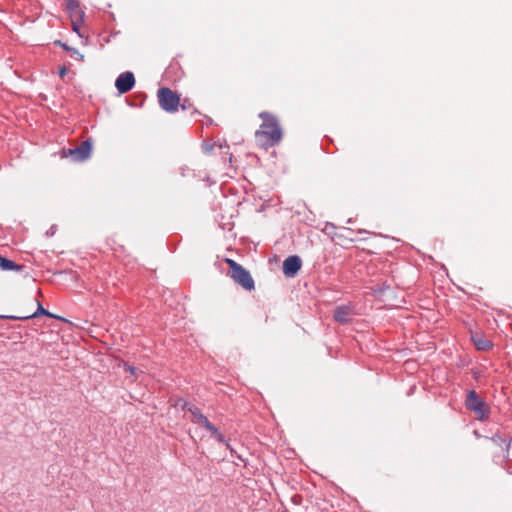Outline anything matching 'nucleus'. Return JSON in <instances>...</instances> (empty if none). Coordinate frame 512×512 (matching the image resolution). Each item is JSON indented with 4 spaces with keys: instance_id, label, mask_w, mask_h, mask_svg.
I'll use <instances>...</instances> for the list:
<instances>
[{
    "instance_id": "1",
    "label": "nucleus",
    "mask_w": 512,
    "mask_h": 512,
    "mask_svg": "<svg viewBox=\"0 0 512 512\" xmlns=\"http://www.w3.org/2000/svg\"><path fill=\"white\" fill-rule=\"evenodd\" d=\"M262 120L259 128L255 131V140L259 147L269 149L279 144L283 138L282 127L277 117L270 112L264 111L259 114Z\"/></svg>"
},
{
    "instance_id": "2",
    "label": "nucleus",
    "mask_w": 512,
    "mask_h": 512,
    "mask_svg": "<svg viewBox=\"0 0 512 512\" xmlns=\"http://www.w3.org/2000/svg\"><path fill=\"white\" fill-rule=\"evenodd\" d=\"M225 262L228 264L230 268L229 275L230 277L240 286H242L245 290H253L255 287L254 280L251 277L249 271L244 269L240 264L236 261L226 258Z\"/></svg>"
},
{
    "instance_id": "3",
    "label": "nucleus",
    "mask_w": 512,
    "mask_h": 512,
    "mask_svg": "<svg viewBox=\"0 0 512 512\" xmlns=\"http://www.w3.org/2000/svg\"><path fill=\"white\" fill-rule=\"evenodd\" d=\"M466 408L475 414L478 420H486L489 417L490 409L474 390L467 393Z\"/></svg>"
},
{
    "instance_id": "4",
    "label": "nucleus",
    "mask_w": 512,
    "mask_h": 512,
    "mask_svg": "<svg viewBox=\"0 0 512 512\" xmlns=\"http://www.w3.org/2000/svg\"><path fill=\"white\" fill-rule=\"evenodd\" d=\"M187 410L193 417L191 419L193 423L202 425L219 442L224 441V436L222 433H220V431L208 420V418L202 414L198 407L191 405L187 408Z\"/></svg>"
},
{
    "instance_id": "5",
    "label": "nucleus",
    "mask_w": 512,
    "mask_h": 512,
    "mask_svg": "<svg viewBox=\"0 0 512 512\" xmlns=\"http://www.w3.org/2000/svg\"><path fill=\"white\" fill-rule=\"evenodd\" d=\"M157 96L159 105L163 110L169 113H174L178 110L180 98L177 93L173 92L170 88H160Z\"/></svg>"
},
{
    "instance_id": "6",
    "label": "nucleus",
    "mask_w": 512,
    "mask_h": 512,
    "mask_svg": "<svg viewBox=\"0 0 512 512\" xmlns=\"http://www.w3.org/2000/svg\"><path fill=\"white\" fill-rule=\"evenodd\" d=\"M92 152V141L87 139L74 149H63L62 157H71L75 162H83L87 160Z\"/></svg>"
},
{
    "instance_id": "7",
    "label": "nucleus",
    "mask_w": 512,
    "mask_h": 512,
    "mask_svg": "<svg viewBox=\"0 0 512 512\" xmlns=\"http://www.w3.org/2000/svg\"><path fill=\"white\" fill-rule=\"evenodd\" d=\"M36 305H37V308L32 313H25V314H22L19 316H2V318L6 319V320H30L32 318H37V317H48V318H53L54 320H57V321L67 320L66 318H64L62 316L55 315V314L49 312L48 310L44 309L38 301L36 302Z\"/></svg>"
},
{
    "instance_id": "8",
    "label": "nucleus",
    "mask_w": 512,
    "mask_h": 512,
    "mask_svg": "<svg viewBox=\"0 0 512 512\" xmlns=\"http://www.w3.org/2000/svg\"><path fill=\"white\" fill-rule=\"evenodd\" d=\"M135 85V78L132 72L121 73L115 81V87L119 93L129 92Z\"/></svg>"
},
{
    "instance_id": "9",
    "label": "nucleus",
    "mask_w": 512,
    "mask_h": 512,
    "mask_svg": "<svg viewBox=\"0 0 512 512\" xmlns=\"http://www.w3.org/2000/svg\"><path fill=\"white\" fill-rule=\"evenodd\" d=\"M301 266L302 262L298 256H289L283 262V273L288 277H294L301 269Z\"/></svg>"
},
{
    "instance_id": "10",
    "label": "nucleus",
    "mask_w": 512,
    "mask_h": 512,
    "mask_svg": "<svg viewBox=\"0 0 512 512\" xmlns=\"http://www.w3.org/2000/svg\"><path fill=\"white\" fill-rule=\"evenodd\" d=\"M472 341L478 350H489L492 348V342L480 333L472 334Z\"/></svg>"
},
{
    "instance_id": "11",
    "label": "nucleus",
    "mask_w": 512,
    "mask_h": 512,
    "mask_svg": "<svg viewBox=\"0 0 512 512\" xmlns=\"http://www.w3.org/2000/svg\"><path fill=\"white\" fill-rule=\"evenodd\" d=\"M0 268L3 271H21L23 266L16 264L14 261L0 256Z\"/></svg>"
},
{
    "instance_id": "12",
    "label": "nucleus",
    "mask_w": 512,
    "mask_h": 512,
    "mask_svg": "<svg viewBox=\"0 0 512 512\" xmlns=\"http://www.w3.org/2000/svg\"><path fill=\"white\" fill-rule=\"evenodd\" d=\"M67 9L70 13L71 20H75L77 16H79V20H83V11L80 9L78 3L69 1Z\"/></svg>"
},
{
    "instance_id": "13",
    "label": "nucleus",
    "mask_w": 512,
    "mask_h": 512,
    "mask_svg": "<svg viewBox=\"0 0 512 512\" xmlns=\"http://www.w3.org/2000/svg\"><path fill=\"white\" fill-rule=\"evenodd\" d=\"M351 315V308L348 306H340L335 309L334 320H344L345 317Z\"/></svg>"
},
{
    "instance_id": "14",
    "label": "nucleus",
    "mask_w": 512,
    "mask_h": 512,
    "mask_svg": "<svg viewBox=\"0 0 512 512\" xmlns=\"http://www.w3.org/2000/svg\"><path fill=\"white\" fill-rule=\"evenodd\" d=\"M82 22H83V20H79V16H77L75 18V20H71L73 31H75L76 33L79 34V29H80Z\"/></svg>"
},
{
    "instance_id": "15",
    "label": "nucleus",
    "mask_w": 512,
    "mask_h": 512,
    "mask_svg": "<svg viewBox=\"0 0 512 512\" xmlns=\"http://www.w3.org/2000/svg\"><path fill=\"white\" fill-rule=\"evenodd\" d=\"M72 56H74L79 61H83L84 60V55L81 54L80 52H78L76 49L72 50Z\"/></svg>"
},
{
    "instance_id": "16",
    "label": "nucleus",
    "mask_w": 512,
    "mask_h": 512,
    "mask_svg": "<svg viewBox=\"0 0 512 512\" xmlns=\"http://www.w3.org/2000/svg\"><path fill=\"white\" fill-rule=\"evenodd\" d=\"M124 369H125L127 372H129L131 375H135V374H136V369H135V367H133V366H131V365L127 364V363H125V364H124Z\"/></svg>"
},
{
    "instance_id": "17",
    "label": "nucleus",
    "mask_w": 512,
    "mask_h": 512,
    "mask_svg": "<svg viewBox=\"0 0 512 512\" xmlns=\"http://www.w3.org/2000/svg\"><path fill=\"white\" fill-rule=\"evenodd\" d=\"M55 44L60 45L61 47H63V48H64L65 50H67V51H71V52H72V50H73V49H72V48H70L68 45H66V44H64V43H62V42H60V41H56V42H55Z\"/></svg>"
},
{
    "instance_id": "18",
    "label": "nucleus",
    "mask_w": 512,
    "mask_h": 512,
    "mask_svg": "<svg viewBox=\"0 0 512 512\" xmlns=\"http://www.w3.org/2000/svg\"><path fill=\"white\" fill-rule=\"evenodd\" d=\"M66 74H67V68L64 67V66L61 67L60 70H59L60 77H64Z\"/></svg>"
},
{
    "instance_id": "19",
    "label": "nucleus",
    "mask_w": 512,
    "mask_h": 512,
    "mask_svg": "<svg viewBox=\"0 0 512 512\" xmlns=\"http://www.w3.org/2000/svg\"><path fill=\"white\" fill-rule=\"evenodd\" d=\"M337 237H339V238H346V239H347V240H349L350 242H353V241H354V239H353V238H348L347 236L342 235V234L337 235Z\"/></svg>"
}]
</instances>
